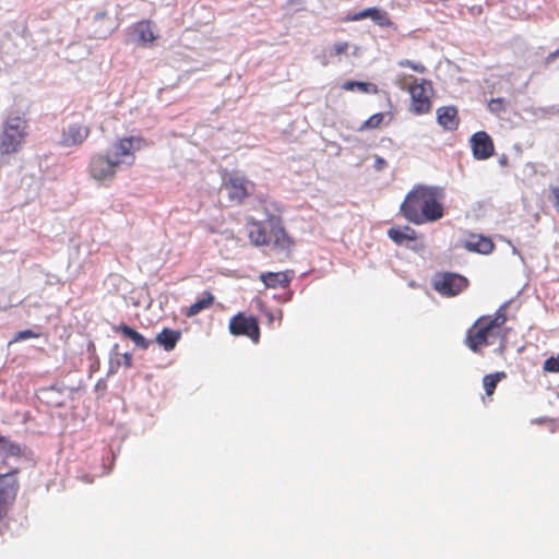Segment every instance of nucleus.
Segmentation results:
<instances>
[{"label": "nucleus", "instance_id": "nucleus-23", "mask_svg": "<svg viewBox=\"0 0 559 559\" xmlns=\"http://www.w3.org/2000/svg\"><path fill=\"white\" fill-rule=\"evenodd\" d=\"M214 296L210 292L203 293L202 297L183 310V314L188 318L194 317L201 311L209 309L214 304Z\"/></svg>", "mask_w": 559, "mask_h": 559}, {"label": "nucleus", "instance_id": "nucleus-37", "mask_svg": "<svg viewBox=\"0 0 559 559\" xmlns=\"http://www.w3.org/2000/svg\"><path fill=\"white\" fill-rule=\"evenodd\" d=\"M299 0H289L290 3L298 2Z\"/></svg>", "mask_w": 559, "mask_h": 559}, {"label": "nucleus", "instance_id": "nucleus-14", "mask_svg": "<svg viewBox=\"0 0 559 559\" xmlns=\"http://www.w3.org/2000/svg\"><path fill=\"white\" fill-rule=\"evenodd\" d=\"M437 121L447 131H455L460 124L459 110L455 106H442L437 109Z\"/></svg>", "mask_w": 559, "mask_h": 559}, {"label": "nucleus", "instance_id": "nucleus-21", "mask_svg": "<svg viewBox=\"0 0 559 559\" xmlns=\"http://www.w3.org/2000/svg\"><path fill=\"white\" fill-rule=\"evenodd\" d=\"M180 337L181 332L179 330L165 328L156 335V343L166 352H170L176 347Z\"/></svg>", "mask_w": 559, "mask_h": 559}, {"label": "nucleus", "instance_id": "nucleus-11", "mask_svg": "<svg viewBox=\"0 0 559 559\" xmlns=\"http://www.w3.org/2000/svg\"><path fill=\"white\" fill-rule=\"evenodd\" d=\"M249 186L252 188L253 183L243 177H230L224 182L229 200L237 204L242 203L250 194Z\"/></svg>", "mask_w": 559, "mask_h": 559}, {"label": "nucleus", "instance_id": "nucleus-6", "mask_svg": "<svg viewBox=\"0 0 559 559\" xmlns=\"http://www.w3.org/2000/svg\"><path fill=\"white\" fill-rule=\"evenodd\" d=\"M147 145L143 136H123L117 139L111 146V158L118 162V166L126 163L132 165L135 160V152Z\"/></svg>", "mask_w": 559, "mask_h": 559}, {"label": "nucleus", "instance_id": "nucleus-9", "mask_svg": "<svg viewBox=\"0 0 559 559\" xmlns=\"http://www.w3.org/2000/svg\"><path fill=\"white\" fill-rule=\"evenodd\" d=\"M229 332L235 336H247L255 344L260 340L258 319L253 316H246L242 312L235 314L229 320Z\"/></svg>", "mask_w": 559, "mask_h": 559}, {"label": "nucleus", "instance_id": "nucleus-19", "mask_svg": "<svg viewBox=\"0 0 559 559\" xmlns=\"http://www.w3.org/2000/svg\"><path fill=\"white\" fill-rule=\"evenodd\" d=\"M248 237L250 242L255 247L269 246V231L264 225L259 221H252L248 224Z\"/></svg>", "mask_w": 559, "mask_h": 559}, {"label": "nucleus", "instance_id": "nucleus-15", "mask_svg": "<svg viewBox=\"0 0 559 559\" xmlns=\"http://www.w3.org/2000/svg\"><path fill=\"white\" fill-rule=\"evenodd\" d=\"M293 275V271L265 272L261 273L259 278L267 288H286L288 287Z\"/></svg>", "mask_w": 559, "mask_h": 559}, {"label": "nucleus", "instance_id": "nucleus-29", "mask_svg": "<svg viewBox=\"0 0 559 559\" xmlns=\"http://www.w3.org/2000/svg\"><path fill=\"white\" fill-rule=\"evenodd\" d=\"M399 67L401 68H409L412 69L413 71L417 72V73H425L427 71V68L423 64V63H419V62H414L412 60H408V59H402L397 62Z\"/></svg>", "mask_w": 559, "mask_h": 559}, {"label": "nucleus", "instance_id": "nucleus-25", "mask_svg": "<svg viewBox=\"0 0 559 559\" xmlns=\"http://www.w3.org/2000/svg\"><path fill=\"white\" fill-rule=\"evenodd\" d=\"M507 374L504 371H498L495 373L486 374L483 378V385L486 391V394L488 396H491L495 393V390L497 388V384L502 380L506 379Z\"/></svg>", "mask_w": 559, "mask_h": 559}, {"label": "nucleus", "instance_id": "nucleus-24", "mask_svg": "<svg viewBox=\"0 0 559 559\" xmlns=\"http://www.w3.org/2000/svg\"><path fill=\"white\" fill-rule=\"evenodd\" d=\"M342 88L349 92L357 90L364 94H378L379 92V88L374 83L360 81H346L343 83Z\"/></svg>", "mask_w": 559, "mask_h": 559}, {"label": "nucleus", "instance_id": "nucleus-17", "mask_svg": "<svg viewBox=\"0 0 559 559\" xmlns=\"http://www.w3.org/2000/svg\"><path fill=\"white\" fill-rule=\"evenodd\" d=\"M464 247L468 251L488 254L493 250L495 245L492 240L488 237H485L483 235L471 234L464 240Z\"/></svg>", "mask_w": 559, "mask_h": 559}, {"label": "nucleus", "instance_id": "nucleus-1", "mask_svg": "<svg viewBox=\"0 0 559 559\" xmlns=\"http://www.w3.org/2000/svg\"><path fill=\"white\" fill-rule=\"evenodd\" d=\"M443 197L439 187L417 185L406 194L400 213L415 225L436 222L444 215Z\"/></svg>", "mask_w": 559, "mask_h": 559}, {"label": "nucleus", "instance_id": "nucleus-16", "mask_svg": "<svg viewBox=\"0 0 559 559\" xmlns=\"http://www.w3.org/2000/svg\"><path fill=\"white\" fill-rule=\"evenodd\" d=\"M366 17H370L376 24L382 27H391L393 26V22L390 19L388 12L378 8H368L356 14H354L350 20L359 21Z\"/></svg>", "mask_w": 559, "mask_h": 559}, {"label": "nucleus", "instance_id": "nucleus-33", "mask_svg": "<svg viewBox=\"0 0 559 559\" xmlns=\"http://www.w3.org/2000/svg\"><path fill=\"white\" fill-rule=\"evenodd\" d=\"M386 166L388 163L383 157L376 156L373 167L377 171L383 170Z\"/></svg>", "mask_w": 559, "mask_h": 559}, {"label": "nucleus", "instance_id": "nucleus-30", "mask_svg": "<svg viewBox=\"0 0 559 559\" xmlns=\"http://www.w3.org/2000/svg\"><path fill=\"white\" fill-rule=\"evenodd\" d=\"M40 336L39 333L33 331V330H23V331H20L15 337H14V342H20V341H23V340H26V338H38Z\"/></svg>", "mask_w": 559, "mask_h": 559}, {"label": "nucleus", "instance_id": "nucleus-3", "mask_svg": "<svg viewBox=\"0 0 559 559\" xmlns=\"http://www.w3.org/2000/svg\"><path fill=\"white\" fill-rule=\"evenodd\" d=\"M27 129L28 124L25 118L19 115L9 116L3 121L0 132V156L19 153L28 134Z\"/></svg>", "mask_w": 559, "mask_h": 559}, {"label": "nucleus", "instance_id": "nucleus-35", "mask_svg": "<svg viewBox=\"0 0 559 559\" xmlns=\"http://www.w3.org/2000/svg\"><path fill=\"white\" fill-rule=\"evenodd\" d=\"M122 360H123V365L126 366V368L132 367V355L130 353H124L122 355Z\"/></svg>", "mask_w": 559, "mask_h": 559}, {"label": "nucleus", "instance_id": "nucleus-28", "mask_svg": "<svg viewBox=\"0 0 559 559\" xmlns=\"http://www.w3.org/2000/svg\"><path fill=\"white\" fill-rule=\"evenodd\" d=\"M508 103L502 97L492 98L488 103V109L496 116H500L502 112L507 110Z\"/></svg>", "mask_w": 559, "mask_h": 559}, {"label": "nucleus", "instance_id": "nucleus-20", "mask_svg": "<svg viewBox=\"0 0 559 559\" xmlns=\"http://www.w3.org/2000/svg\"><path fill=\"white\" fill-rule=\"evenodd\" d=\"M112 330L116 333H121L123 336L130 338L134 345L141 349H147L151 344V342L147 341L141 333L124 323L120 325H114Z\"/></svg>", "mask_w": 559, "mask_h": 559}, {"label": "nucleus", "instance_id": "nucleus-26", "mask_svg": "<svg viewBox=\"0 0 559 559\" xmlns=\"http://www.w3.org/2000/svg\"><path fill=\"white\" fill-rule=\"evenodd\" d=\"M0 454L19 457L22 455V449L20 444L11 442L7 437L3 436L0 442Z\"/></svg>", "mask_w": 559, "mask_h": 559}, {"label": "nucleus", "instance_id": "nucleus-4", "mask_svg": "<svg viewBox=\"0 0 559 559\" xmlns=\"http://www.w3.org/2000/svg\"><path fill=\"white\" fill-rule=\"evenodd\" d=\"M411 95V111L416 116L429 114L432 109V84L426 79L415 80L407 86Z\"/></svg>", "mask_w": 559, "mask_h": 559}, {"label": "nucleus", "instance_id": "nucleus-18", "mask_svg": "<svg viewBox=\"0 0 559 559\" xmlns=\"http://www.w3.org/2000/svg\"><path fill=\"white\" fill-rule=\"evenodd\" d=\"M131 28L136 35L138 41L143 46L154 43L157 37L154 32V25L150 20L139 21Z\"/></svg>", "mask_w": 559, "mask_h": 559}, {"label": "nucleus", "instance_id": "nucleus-31", "mask_svg": "<svg viewBox=\"0 0 559 559\" xmlns=\"http://www.w3.org/2000/svg\"><path fill=\"white\" fill-rule=\"evenodd\" d=\"M544 370L548 372H559V361L555 357H549L544 362Z\"/></svg>", "mask_w": 559, "mask_h": 559}, {"label": "nucleus", "instance_id": "nucleus-10", "mask_svg": "<svg viewBox=\"0 0 559 559\" xmlns=\"http://www.w3.org/2000/svg\"><path fill=\"white\" fill-rule=\"evenodd\" d=\"M269 246H271L273 250L284 253L285 257H289L295 246L294 239L287 234L280 219H275L272 223L269 230Z\"/></svg>", "mask_w": 559, "mask_h": 559}, {"label": "nucleus", "instance_id": "nucleus-5", "mask_svg": "<svg viewBox=\"0 0 559 559\" xmlns=\"http://www.w3.org/2000/svg\"><path fill=\"white\" fill-rule=\"evenodd\" d=\"M118 162H114L109 153L92 155L87 166L88 176L102 185H109L118 171Z\"/></svg>", "mask_w": 559, "mask_h": 559}, {"label": "nucleus", "instance_id": "nucleus-27", "mask_svg": "<svg viewBox=\"0 0 559 559\" xmlns=\"http://www.w3.org/2000/svg\"><path fill=\"white\" fill-rule=\"evenodd\" d=\"M384 117L385 115L382 112H377L370 116L366 121H364L359 130L362 131L379 128L383 123Z\"/></svg>", "mask_w": 559, "mask_h": 559}, {"label": "nucleus", "instance_id": "nucleus-13", "mask_svg": "<svg viewBox=\"0 0 559 559\" xmlns=\"http://www.w3.org/2000/svg\"><path fill=\"white\" fill-rule=\"evenodd\" d=\"M90 128L87 126L73 123L70 124L62 133L60 144L66 147L79 146L90 135Z\"/></svg>", "mask_w": 559, "mask_h": 559}, {"label": "nucleus", "instance_id": "nucleus-22", "mask_svg": "<svg viewBox=\"0 0 559 559\" xmlns=\"http://www.w3.org/2000/svg\"><path fill=\"white\" fill-rule=\"evenodd\" d=\"M388 236L399 246L403 245L405 241H415L417 239L416 230L409 226L391 227L388 230Z\"/></svg>", "mask_w": 559, "mask_h": 559}, {"label": "nucleus", "instance_id": "nucleus-7", "mask_svg": "<svg viewBox=\"0 0 559 559\" xmlns=\"http://www.w3.org/2000/svg\"><path fill=\"white\" fill-rule=\"evenodd\" d=\"M19 481L13 473L0 474V534L7 528L4 523L16 500Z\"/></svg>", "mask_w": 559, "mask_h": 559}, {"label": "nucleus", "instance_id": "nucleus-36", "mask_svg": "<svg viewBox=\"0 0 559 559\" xmlns=\"http://www.w3.org/2000/svg\"><path fill=\"white\" fill-rule=\"evenodd\" d=\"M559 58V48L552 52H550L547 57H546V63H550L552 62L555 59Z\"/></svg>", "mask_w": 559, "mask_h": 559}, {"label": "nucleus", "instance_id": "nucleus-34", "mask_svg": "<svg viewBox=\"0 0 559 559\" xmlns=\"http://www.w3.org/2000/svg\"><path fill=\"white\" fill-rule=\"evenodd\" d=\"M550 192L552 194V198L555 200L554 205L556 206L557 211L559 212V188L558 187H551Z\"/></svg>", "mask_w": 559, "mask_h": 559}, {"label": "nucleus", "instance_id": "nucleus-32", "mask_svg": "<svg viewBox=\"0 0 559 559\" xmlns=\"http://www.w3.org/2000/svg\"><path fill=\"white\" fill-rule=\"evenodd\" d=\"M349 48V44L347 41H337L333 46V51L335 56H342L347 53Z\"/></svg>", "mask_w": 559, "mask_h": 559}, {"label": "nucleus", "instance_id": "nucleus-8", "mask_svg": "<svg viewBox=\"0 0 559 559\" xmlns=\"http://www.w3.org/2000/svg\"><path fill=\"white\" fill-rule=\"evenodd\" d=\"M432 286L440 295L454 297L467 288L468 280L460 274L445 272L435 276Z\"/></svg>", "mask_w": 559, "mask_h": 559}, {"label": "nucleus", "instance_id": "nucleus-2", "mask_svg": "<svg viewBox=\"0 0 559 559\" xmlns=\"http://www.w3.org/2000/svg\"><path fill=\"white\" fill-rule=\"evenodd\" d=\"M509 304L504 302L491 314L479 317L467 330L464 344L474 353H480L485 346L492 343L491 340L501 336V329L508 321L507 309Z\"/></svg>", "mask_w": 559, "mask_h": 559}, {"label": "nucleus", "instance_id": "nucleus-12", "mask_svg": "<svg viewBox=\"0 0 559 559\" xmlns=\"http://www.w3.org/2000/svg\"><path fill=\"white\" fill-rule=\"evenodd\" d=\"M473 155L476 159H487L495 153V145L491 138L485 131H478L471 138Z\"/></svg>", "mask_w": 559, "mask_h": 559}]
</instances>
